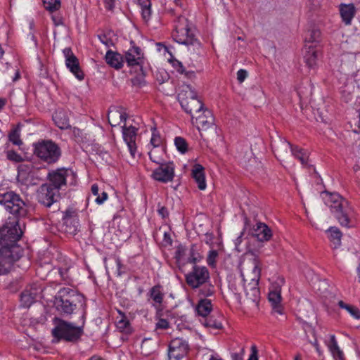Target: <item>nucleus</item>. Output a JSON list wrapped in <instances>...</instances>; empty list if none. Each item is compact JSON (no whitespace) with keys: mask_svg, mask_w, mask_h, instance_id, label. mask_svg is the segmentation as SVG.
Returning a JSON list of instances; mask_svg holds the SVG:
<instances>
[{"mask_svg":"<svg viewBox=\"0 0 360 360\" xmlns=\"http://www.w3.org/2000/svg\"><path fill=\"white\" fill-rule=\"evenodd\" d=\"M23 231L21 228V220L8 217L6 221L0 226V245L1 247H9L14 250L17 242L21 238Z\"/></svg>","mask_w":360,"mask_h":360,"instance_id":"39448f33","label":"nucleus"},{"mask_svg":"<svg viewBox=\"0 0 360 360\" xmlns=\"http://www.w3.org/2000/svg\"><path fill=\"white\" fill-rule=\"evenodd\" d=\"M248 73L247 70L244 69H240L237 72V79L240 83L243 82L248 77Z\"/></svg>","mask_w":360,"mask_h":360,"instance_id":"603ef678","label":"nucleus"},{"mask_svg":"<svg viewBox=\"0 0 360 360\" xmlns=\"http://www.w3.org/2000/svg\"><path fill=\"white\" fill-rule=\"evenodd\" d=\"M99 39L103 44H105L106 46H108L109 43L110 42V41H109L105 35L99 36Z\"/></svg>","mask_w":360,"mask_h":360,"instance_id":"69168bd1","label":"nucleus"},{"mask_svg":"<svg viewBox=\"0 0 360 360\" xmlns=\"http://www.w3.org/2000/svg\"><path fill=\"white\" fill-rule=\"evenodd\" d=\"M204 325L207 328L214 329H221L222 328V323L212 317L206 319Z\"/></svg>","mask_w":360,"mask_h":360,"instance_id":"de8ad7c7","label":"nucleus"},{"mask_svg":"<svg viewBox=\"0 0 360 360\" xmlns=\"http://www.w3.org/2000/svg\"><path fill=\"white\" fill-rule=\"evenodd\" d=\"M192 177L198 184V188L204 191L207 187L204 167L200 164H195L192 168Z\"/></svg>","mask_w":360,"mask_h":360,"instance_id":"393cba45","label":"nucleus"},{"mask_svg":"<svg viewBox=\"0 0 360 360\" xmlns=\"http://www.w3.org/2000/svg\"><path fill=\"white\" fill-rule=\"evenodd\" d=\"M261 269L257 261L254 262V266L252 272L245 275L241 272L243 290H244L248 299L252 302H257L259 298L260 291L258 288L259 281L260 279Z\"/></svg>","mask_w":360,"mask_h":360,"instance_id":"1a4fd4ad","label":"nucleus"},{"mask_svg":"<svg viewBox=\"0 0 360 360\" xmlns=\"http://www.w3.org/2000/svg\"><path fill=\"white\" fill-rule=\"evenodd\" d=\"M199 131H206L214 127V117L212 112L207 108H204L200 113L194 116V122Z\"/></svg>","mask_w":360,"mask_h":360,"instance_id":"412c9836","label":"nucleus"},{"mask_svg":"<svg viewBox=\"0 0 360 360\" xmlns=\"http://www.w3.org/2000/svg\"><path fill=\"white\" fill-rule=\"evenodd\" d=\"M61 231L66 234L75 236L80 230V224L77 213L72 209H67L63 212Z\"/></svg>","mask_w":360,"mask_h":360,"instance_id":"9b49d317","label":"nucleus"},{"mask_svg":"<svg viewBox=\"0 0 360 360\" xmlns=\"http://www.w3.org/2000/svg\"><path fill=\"white\" fill-rule=\"evenodd\" d=\"M321 197L326 205L330 207L331 212L335 213L338 212V194L335 193H330L323 191L321 193Z\"/></svg>","mask_w":360,"mask_h":360,"instance_id":"473e14b6","label":"nucleus"},{"mask_svg":"<svg viewBox=\"0 0 360 360\" xmlns=\"http://www.w3.org/2000/svg\"><path fill=\"white\" fill-rule=\"evenodd\" d=\"M353 210L349 202L339 195V224L342 227L349 228L353 226L352 219Z\"/></svg>","mask_w":360,"mask_h":360,"instance_id":"f3484780","label":"nucleus"},{"mask_svg":"<svg viewBox=\"0 0 360 360\" xmlns=\"http://www.w3.org/2000/svg\"><path fill=\"white\" fill-rule=\"evenodd\" d=\"M0 205L12 216L19 220L25 218L28 214V205L22 199L19 194L13 191L0 193Z\"/></svg>","mask_w":360,"mask_h":360,"instance_id":"423d86ee","label":"nucleus"},{"mask_svg":"<svg viewBox=\"0 0 360 360\" xmlns=\"http://www.w3.org/2000/svg\"><path fill=\"white\" fill-rule=\"evenodd\" d=\"M59 192L52 186L48 184H43L40 186L37 193V200L46 207H51L57 202Z\"/></svg>","mask_w":360,"mask_h":360,"instance_id":"4468645a","label":"nucleus"},{"mask_svg":"<svg viewBox=\"0 0 360 360\" xmlns=\"http://www.w3.org/2000/svg\"><path fill=\"white\" fill-rule=\"evenodd\" d=\"M167 12L175 18L174 30L172 36L175 41L184 45L199 44L193 31L191 30L187 18L181 15L175 8H170Z\"/></svg>","mask_w":360,"mask_h":360,"instance_id":"20e7f679","label":"nucleus"},{"mask_svg":"<svg viewBox=\"0 0 360 360\" xmlns=\"http://www.w3.org/2000/svg\"><path fill=\"white\" fill-rule=\"evenodd\" d=\"M174 171L175 166L173 162H165L153 171L151 177L157 181L167 184L174 179Z\"/></svg>","mask_w":360,"mask_h":360,"instance_id":"ddd939ff","label":"nucleus"},{"mask_svg":"<svg viewBox=\"0 0 360 360\" xmlns=\"http://www.w3.org/2000/svg\"><path fill=\"white\" fill-rule=\"evenodd\" d=\"M163 314L161 310L158 309L155 315V330H167L171 327L169 321L162 317Z\"/></svg>","mask_w":360,"mask_h":360,"instance_id":"e433bc0d","label":"nucleus"},{"mask_svg":"<svg viewBox=\"0 0 360 360\" xmlns=\"http://www.w3.org/2000/svg\"><path fill=\"white\" fill-rule=\"evenodd\" d=\"M124 58L128 66L140 65L143 59L141 49L138 46H132L126 52Z\"/></svg>","mask_w":360,"mask_h":360,"instance_id":"b1692460","label":"nucleus"},{"mask_svg":"<svg viewBox=\"0 0 360 360\" xmlns=\"http://www.w3.org/2000/svg\"><path fill=\"white\" fill-rule=\"evenodd\" d=\"M108 198V193L105 191H103V193H101V195H98L96 198L95 202L98 205H102L105 201L107 200Z\"/></svg>","mask_w":360,"mask_h":360,"instance_id":"5fc2aeb1","label":"nucleus"},{"mask_svg":"<svg viewBox=\"0 0 360 360\" xmlns=\"http://www.w3.org/2000/svg\"><path fill=\"white\" fill-rule=\"evenodd\" d=\"M81 318V325L75 326L72 323L55 317L53 320L54 328L52 329V335L58 340L67 342H77L84 333L86 311H83Z\"/></svg>","mask_w":360,"mask_h":360,"instance_id":"7ed1b4c3","label":"nucleus"},{"mask_svg":"<svg viewBox=\"0 0 360 360\" xmlns=\"http://www.w3.org/2000/svg\"><path fill=\"white\" fill-rule=\"evenodd\" d=\"M189 350L188 342L180 338L172 339L168 345L169 360H181L185 357Z\"/></svg>","mask_w":360,"mask_h":360,"instance_id":"f8f14e48","label":"nucleus"},{"mask_svg":"<svg viewBox=\"0 0 360 360\" xmlns=\"http://www.w3.org/2000/svg\"><path fill=\"white\" fill-rule=\"evenodd\" d=\"M251 353L248 360H259L258 357V349L256 345H253L251 346Z\"/></svg>","mask_w":360,"mask_h":360,"instance_id":"864d4df0","label":"nucleus"},{"mask_svg":"<svg viewBox=\"0 0 360 360\" xmlns=\"http://www.w3.org/2000/svg\"><path fill=\"white\" fill-rule=\"evenodd\" d=\"M255 235L259 241H268L272 236L271 230L264 223H257L255 229Z\"/></svg>","mask_w":360,"mask_h":360,"instance_id":"7c9ffc66","label":"nucleus"},{"mask_svg":"<svg viewBox=\"0 0 360 360\" xmlns=\"http://www.w3.org/2000/svg\"><path fill=\"white\" fill-rule=\"evenodd\" d=\"M339 307L345 309L354 319H360V310L355 306L347 304L339 301Z\"/></svg>","mask_w":360,"mask_h":360,"instance_id":"a19ab883","label":"nucleus"},{"mask_svg":"<svg viewBox=\"0 0 360 360\" xmlns=\"http://www.w3.org/2000/svg\"><path fill=\"white\" fill-rule=\"evenodd\" d=\"M118 314L120 315V317H117V320L116 321L117 328L122 333L125 335L131 334L132 332V328L130 324L129 319L127 316L122 311L118 310Z\"/></svg>","mask_w":360,"mask_h":360,"instance_id":"2f4dec72","label":"nucleus"},{"mask_svg":"<svg viewBox=\"0 0 360 360\" xmlns=\"http://www.w3.org/2000/svg\"><path fill=\"white\" fill-rule=\"evenodd\" d=\"M85 304L84 297L69 287L60 288L55 296L54 305L56 311L63 316H68Z\"/></svg>","mask_w":360,"mask_h":360,"instance_id":"f03ea898","label":"nucleus"},{"mask_svg":"<svg viewBox=\"0 0 360 360\" xmlns=\"http://www.w3.org/2000/svg\"><path fill=\"white\" fill-rule=\"evenodd\" d=\"M45 8L51 12L58 11L60 7V0H43Z\"/></svg>","mask_w":360,"mask_h":360,"instance_id":"a18cd8bd","label":"nucleus"},{"mask_svg":"<svg viewBox=\"0 0 360 360\" xmlns=\"http://www.w3.org/2000/svg\"><path fill=\"white\" fill-rule=\"evenodd\" d=\"M9 140L14 145L19 146L21 144L22 141L20 139L19 134L16 131H13L9 134Z\"/></svg>","mask_w":360,"mask_h":360,"instance_id":"3c124183","label":"nucleus"},{"mask_svg":"<svg viewBox=\"0 0 360 360\" xmlns=\"http://www.w3.org/2000/svg\"><path fill=\"white\" fill-rule=\"evenodd\" d=\"M33 148L34 154L47 164L56 162L61 156L60 147L52 140H39L33 143Z\"/></svg>","mask_w":360,"mask_h":360,"instance_id":"0eeeda50","label":"nucleus"},{"mask_svg":"<svg viewBox=\"0 0 360 360\" xmlns=\"http://www.w3.org/2000/svg\"><path fill=\"white\" fill-rule=\"evenodd\" d=\"M25 175L26 173L24 172L22 167H20L18 169V179L19 181H23L25 179Z\"/></svg>","mask_w":360,"mask_h":360,"instance_id":"bf43d9fd","label":"nucleus"},{"mask_svg":"<svg viewBox=\"0 0 360 360\" xmlns=\"http://www.w3.org/2000/svg\"><path fill=\"white\" fill-rule=\"evenodd\" d=\"M218 255L217 250H210L207 257V264L211 267H215Z\"/></svg>","mask_w":360,"mask_h":360,"instance_id":"49530a36","label":"nucleus"},{"mask_svg":"<svg viewBox=\"0 0 360 360\" xmlns=\"http://www.w3.org/2000/svg\"><path fill=\"white\" fill-rule=\"evenodd\" d=\"M70 175L72 177L74 176L71 170L65 168H60L50 172L48 174V178L51 184L49 185L52 186L59 191L63 186L66 185L67 178Z\"/></svg>","mask_w":360,"mask_h":360,"instance_id":"6ab92c4d","label":"nucleus"},{"mask_svg":"<svg viewBox=\"0 0 360 360\" xmlns=\"http://www.w3.org/2000/svg\"><path fill=\"white\" fill-rule=\"evenodd\" d=\"M163 239H164L165 242H166L167 243H169V244H171L172 242V240L170 236V233H167V232L164 233V238Z\"/></svg>","mask_w":360,"mask_h":360,"instance_id":"680f3d73","label":"nucleus"},{"mask_svg":"<svg viewBox=\"0 0 360 360\" xmlns=\"http://www.w3.org/2000/svg\"><path fill=\"white\" fill-rule=\"evenodd\" d=\"M91 191L94 195L97 197L99 195V188L97 184H93Z\"/></svg>","mask_w":360,"mask_h":360,"instance_id":"052dcab7","label":"nucleus"},{"mask_svg":"<svg viewBox=\"0 0 360 360\" xmlns=\"http://www.w3.org/2000/svg\"><path fill=\"white\" fill-rule=\"evenodd\" d=\"M185 279L190 288L196 289L210 281V271L205 266L193 265L191 270L186 274Z\"/></svg>","mask_w":360,"mask_h":360,"instance_id":"9d476101","label":"nucleus"},{"mask_svg":"<svg viewBox=\"0 0 360 360\" xmlns=\"http://www.w3.org/2000/svg\"><path fill=\"white\" fill-rule=\"evenodd\" d=\"M55 124L61 129H68L70 127L68 112L62 109L57 110L53 115Z\"/></svg>","mask_w":360,"mask_h":360,"instance_id":"cd10ccee","label":"nucleus"},{"mask_svg":"<svg viewBox=\"0 0 360 360\" xmlns=\"http://www.w3.org/2000/svg\"><path fill=\"white\" fill-rule=\"evenodd\" d=\"M63 53L65 58V65L74 76L79 81L84 78V74L82 70L77 58L73 53L70 48H65Z\"/></svg>","mask_w":360,"mask_h":360,"instance_id":"dca6fc26","label":"nucleus"},{"mask_svg":"<svg viewBox=\"0 0 360 360\" xmlns=\"http://www.w3.org/2000/svg\"><path fill=\"white\" fill-rule=\"evenodd\" d=\"M199 288V295L207 297L213 296L215 293V287L210 283V281L201 285Z\"/></svg>","mask_w":360,"mask_h":360,"instance_id":"58836bf2","label":"nucleus"},{"mask_svg":"<svg viewBox=\"0 0 360 360\" xmlns=\"http://www.w3.org/2000/svg\"><path fill=\"white\" fill-rule=\"evenodd\" d=\"M52 20L54 22V24L57 26L62 24L61 18H59L58 16L53 15Z\"/></svg>","mask_w":360,"mask_h":360,"instance_id":"0e129e2a","label":"nucleus"},{"mask_svg":"<svg viewBox=\"0 0 360 360\" xmlns=\"http://www.w3.org/2000/svg\"><path fill=\"white\" fill-rule=\"evenodd\" d=\"M283 146L286 150L288 148L290 149L292 155L300 160L301 164L307 166L308 164L309 154L308 152L297 146H294L287 141L283 142Z\"/></svg>","mask_w":360,"mask_h":360,"instance_id":"5701e85b","label":"nucleus"},{"mask_svg":"<svg viewBox=\"0 0 360 360\" xmlns=\"http://www.w3.org/2000/svg\"><path fill=\"white\" fill-rule=\"evenodd\" d=\"M122 129L123 139L128 147L131 155L134 158L137 148L136 140L138 128L131 124L128 126L127 123H124L122 126Z\"/></svg>","mask_w":360,"mask_h":360,"instance_id":"aec40b11","label":"nucleus"},{"mask_svg":"<svg viewBox=\"0 0 360 360\" xmlns=\"http://www.w3.org/2000/svg\"><path fill=\"white\" fill-rule=\"evenodd\" d=\"M18 258L9 247L0 248V276L7 274Z\"/></svg>","mask_w":360,"mask_h":360,"instance_id":"a211bd4d","label":"nucleus"},{"mask_svg":"<svg viewBox=\"0 0 360 360\" xmlns=\"http://www.w3.org/2000/svg\"><path fill=\"white\" fill-rule=\"evenodd\" d=\"M212 309V304L210 300L201 299L195 308L196 312L199 316L205 317L210 314Z\"/></svg>","mask_w":360,"mask_h":360,"instance_id":"72a5a7b5","label":"nucleus"},{"mask_svg":"<svg viewBox=\"0 0 360 360\" xmlns=\"http://www.w3.org/2000/svg\"><path fill=\"white\" fill-rule=\"evenodd\" d=\"M174 145L177 150L181 154H184L188 151L187 141L181 136H176L174 139Z\"/></svg>","mask_w":360,"mask_h":360,"instance_id":"79ce46f5","label":"nucleus"},{"mask_svg":"<svg viewBox=\"0 0 360 360\" xmlns=\"http://www.w3.org/2000/svg\"><path fill=\"white\" fill-rule=\"evenodd\" d=\"M319 6L320 0H308L307 2L309 22L307 30L304 35V60L307 65L310 68L315 67L319 56L318 50L316 46L312 45V44L319 42L321 37L320 30L314 25L315 19H314V13L318 11Z\"/></svg>","mask_w":360,"mask_h":360,"instance_id":"f257e3e1","label":"nucleus"},{"mask_svg":"<svg viewBox=\"0 0 360 360\" xmlns=\"http://www.w3.org/2000/svg\"><path fill=\"white\" fill-rule=\"evenodd\" d=\"M127 115L125 112H122L120 109L114 108L110 110L108 114V120L109 124L112 127H116L127 123Z\"/></svg>","mask_w":360,"mask_h":360,"instance_id":"a878e982","label":"nucleus"},{"mask_svg":"<svg viewBox=\"0 0 360 360\" xmlns=\"http://www.w3.org/2000/svg\"><path fill=\"white\" fill-rule=\"evenodd\" d=\"M325 343L328 348L333 360H338V342L335 335H328L325 338Z\"/></svg>","mask_w":360,"mask_h":360,"instance_id":"c9c22d12","label":"nucleus"},{"mask_svg":"<svg viewBox=\"0 0 360 360\" xmlns=\"http://www.w3.org/2000/svg\"><path fill=\"white\" fill-rule=\"evenodd\" d=\"M20 77H21L20 72V71H19V70H18V69H16V70H15V72L14 77H13V79H12V81H13V82H17L18 80H19V79H20Z\"/></svg>","mask_w":360,"mask_h":360,"instance_id":"e2e57ef3","label":"nucleus"},{"mask_svg":"<svg viewBox=\"0 0 360 360\" xmlns=\"http://www.w3.org/2000/svg\"><path fill=\"white\" fill-rule=\"evenodd\" d=\"M172 65L173 68L176 70L177 72L181 75H184V76L189 79H192L195 77V75L193 71H187L185 67L183 65L182 63L178 60H172Z\"/></svg>","mask_w":360,"mask_h":360,"instance_id":"4c0bfd02","label":"nucleus"},{"mask_svg":"<svg viewBox=\"0 0 360 360\" xmlns=\"http://www.w3.org/2000/svg\"><path fill=\"white\" fill-rule=\"evenodd\" d=\"M158 214L161 216L162 219H165L169 216V212L167 207L162 206L158 210Z\"/></svg>","mask_w":360,"mask_h":360,"instance_id":"6e6d98bb","label":"nucleus"},{"mask_svg":"<svg viewBox=\"0 0 360 360\" xmlns=\"http://www.w3.org/2000/svg\"><path fill=\"white\" fill-rule=\"evenodd\" d=\"M148 295L150 298L154 302L153 306L157 309H159L163 302L165 297V294L162 292V286L159 284L154 285L149 290Z\"/></svg>","mask_w":360,"mask_h":360,"instance_id":"c756f323","label":"nucleus"},{"mask_svg":"<svg viewBox=\"0 0 360 360\" xmlns=\"http://www.w3.org/2000/svg\"><path fill=\"white\" fill-rule=\"evenodd\" d=\"M173 4L176 6L181 8L182 7V1L181 0H172Z\"/></svg>","mask_w":360,"mask_h":360,"instance_id":"774afa93","label":"nucleus"},{"mask_svg":"<svg viewBox=\"0 0 360 360\" xmlns=\"http://www.w3.org/2000/svg\"><path fill=\"white\" fill-rule=\"evenodd\" d=\"M148 155H149L150 160L152 162H153L158 165H160L165 162L160 157L155 155V150H150L148 153Z\"/></svg>","mask_w":360,"mask_h":360,"instance_id":"8fccbe9b","label":"nucleus"},{"mask_svg":"<svg viewBox=\"0 0 360 360\" xmlns=\"http://www.w3.org/2000/svg\"><path fill=\"white\" fill-rule=\"evenodd\" d=\"M162 143V139L160 134V132L155 127L152 129V136L150 139V144L154 148H158Z\"/></svg>","mask_w":360,"mask_h":360,"instance_id":"37998d69","label":"nucleus"},{"mask_svg":"<svg viewBox=\"0 0 360 360\" xmlns=\"http://www.w3.org/2000/svg\"><path fill=\"white\" fill-rule=\"evenodd\" d=\"M138 6L141 9V17L145 22L150 20L152 15L150 0H138Z\"/></svg>","mask_w":360,"mask_h":360,"instance_id":"f704fd0d","label":"nucleus"},{"mask_svg":"<svg viewBox=\"0 0 360 360\" xmlns=\"http://www.w3.org/2000/svg\"><path fill=\"white\" fill-rule=\"evenodd\" d=\"M202 259V256L195 250L194 246H192L190 250L188 263L193 264V265H198L197 263L200 262Z\"/></svg>","mask_w":360,"mask_h":360,"instance_id":"c03bdc74","label":"nucleus"},{"mask_svg":"<svg viewBox=\"0 0 360 360\" xmlns=\"http://www.w3.org/2000/svg\"><path fill=\"white\" fill-rule=\"evenodd\" d=\"M105 61L110 67L119 70L122 68L124 60L120 53L108 50L105 54Z\"/></svg>","mask_w":360,"mask_h":360,"instance_id":"c85d7f7f","label":"nucleus"},{"mask_svg":"<svg viewBox=\"0 0 360 360\" xmlns=\"http://www.w3.org/2000/svg\"><path fill=\"white\" fill-rule=\"evenodd\" d=\"M356 8L353 4H341L340 6V16L346 25H349L356 14Z\"/></svg>","mask_w":360,"mask_h":360,"instance_id":"bb28decb","label":"nucleus"},{"mask_svg":"<svg viewBox=\"0 0 360 360\" xmlns=\"http://www.w3.org/2000/svg\"><path fill=\"white\" fill-rule=\"evenodd\" d=\"M208 360H223L220 356L217 354H212L210 356Z\"/></svg>","mask_w":360,"mask_h":360,"instance_id":"338daca9","label":"nucleus"},{"mask_svg":"<svg viewBox=\"0 0 360 360\" xmlns=\"http://www.w3.org/2000/svg\"><path fill=\"white\" fill-rule=\"evenodd\" d=\"M7 158L15 162H21L23 160L22 156L15 150H8L7 152Z\"/></svg>","mask_w":360,"mask_h":360,"instance_id":"09e8293b","label":"nucleus"},{"mask_svg":"<svg viewBox=\"0 0 360 360\" xmlns=\"http://www.w3.org/2000/svg\"><path fill=\"white\" fill-rule=\"evenodd\" d=\"M326 233L330 243V247L334 250L336 249L338 247V228L330 226L326 231Z\"/></svg>","mask_w":360,"mask_h":360,"instance_id":"ea45409f","label":"nucleus"},{"mask_svg":"<svg viewBox=\"0 0 360 360\" xmlns=\"http://www.w3.org/2000/svg\"><path fill=\"white\" fill-rule=\"evenodd\" d=\"M115 6V0H105V8L108 11H112Z\"/></svg>","mask_w":360,"mask_h":360,"instance_id":"13d9d810","label":"nucleus"},{"mask_svg":"<svg viewBox=\"0 0 360 360\" xmlns=\"http://www.w3.org/2000/svg\"><path fill=\"white\" fill-rule=\"evenodd\" d=\"M178 100L182 109L191 116L192 122H194V116L204 109L203 103L198 98L195 91L190 85H186L178 94Z\"/></svg>","mask_w":360,"mask_h":360,"instance_id":"6e6552de","label":"nucleus"},{"mask_svg":"<svg viewBox=\"0 0 360 360\" xmlns=\"http://www.w3.org/2000/svg\"><path fill=\"white\" fill-rule=\"evenodd\" d=\"M205 243L208 245L211 248H212V244H213V239H214V235L213 233H206L205 235Z\"/></svg>","mask_w":360,"mask_h":360,"instance_id":"4d7b16f0","label":"nucleus"},{"mask_svg":"<svg viewBox=\"0 0 360 360\" xmlns=\"http://www.w3.org/2000/svg\"><path fill=\"white\" fill-rule=\"evenodd\" d=\"M284 283V278L278 277L270 287L268 299L274 307H276L281 302V286Z\"/></svg>","mask_w":360,"mask_h":360,"instance_id":"4be33fe9","label":"nucleus"},{"mask_svg":"<svg viewBox=\"0 0 360 360\" xmlns=\"http://www.w3.org/2000/svg\"><path fill=\"white\" fill-rule=\"evenodd\" d=\"M42 288L34 284L27 286L20 295V304L24 308L30 307L33 303L41 297Z\"/></svg>","mask_w":360,"mask_h":360,"instance_id":"2eb2a0df","label":"nucleus"}]
</instances>
